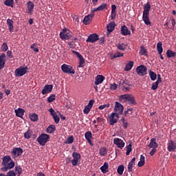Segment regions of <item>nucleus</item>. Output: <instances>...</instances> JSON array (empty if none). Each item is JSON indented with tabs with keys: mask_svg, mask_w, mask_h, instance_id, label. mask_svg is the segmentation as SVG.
I'll list each match as a JSON object with an SVG mask.
<instances>
[{
	"mask_svg": "<svg viewBox=\"0 0 176 176\" xmlns=\"http://www.w3.org/2000/svg\"><path fill=\"white\" fill-rule=\"evenodd\" d=\"M8 49H9V47L8 46V44L6 43H3L1 46L2 52H8Z\"/></svg>",
	"mask_w": 176,
	"mask_h": 176,
	"instance_id": "nucleus-48",
	"label": "nucleus"
},
{
	"mask_svg": "<svg viewBox=\"0 0 176 176\" xmlns=\"http://www.w3.org/2000/svg\"><path fill=\"white\" fill-rule=\"evenodd\" d=\"M72 53H74V54H76V56H77V57L78 58L79 60V65H78V68H82V67H85V63H86L85 61V58H83V56L78 52L76 51H72Z\"/></svg>",
	"mask_w": 176,
	"mask_h": 176,
	"instance_id": "nucleus-12",
	"label": "nucleus"
},
{
	"mask_svg": "<svg viewBox=\"0 0 176 176\" xmlns=\"http://www.w3.org/2000/svg\"><path fill=\"white\" fill-rule=\"evenodd\" d=\"M98 39H100V38L98 37V34L95 33L90 34L86 40V42L87 43H96V42H97Z\"/></svg>",
	"mask_w": 176,
	"mask_h": 176,
	"instance_id": "nucleus-13",
	"label": "nucleus"
},
{
	"mask_svg": "<svg viewBox=\"0 0 176 176\" xmlns=\"http://www.w3.org/2000/svg\"><path fill=\"white\" fill-rule=\"evenodd\" d=\"M169 23H171L173 27H175L176 21L174 18H173L170 21H169Z\"/></svg>",
	"mask_w": 176,
	"mask_h": 176,
	"instance_id": "nucleus-64",
	"label": "nucleus"
},
{
	"mask_svg": "<svg viewBox=\"0 0 176 176\" xmlns=\"http://www.w3.org/2000/svg\"><path fill=\"white\" fill-rule=\"evenodd\" d=\"M32 135V131L31 129H28L25 133H24V138L25 140H30Z\"/></svg>",
	"mask_w": 176,
	"mask_h": 176,
	"instance_id": "nucleus-37",
	"label": "nucleus"
},
{
	"mask_svg": "<svg viewBox=\"0 0 176 176\" xmlns=\"http://www.w3.org/2000/svg\"><path fill=\"white\" fill-rule=\"evenodd\" d=\"M90 109H91V108L89 107V106H86L83 110L84 113H85V115L89 114V112H90Z\"/></svg>",
	"mask_w": 176,
	"mask_h": 176,
	"instance_id": "nucleus-56",
	"label": "nucleus"
},
{
	"mask_svg": "<svg viewBox=\"0 0 176 176\" xmlns=\"http://www.w3.org/2000/svg\"><path fill=\"white\" fill-rule=\"evenodd\" d=\"M28 69V67L17 68L14 72L15 76H16L17 78H19V76H23V75H25V74H27Z\"/></svg>",
	"mask_w": 176,
	"mask_h": 176,
	"instance_id": "nucleus-9",
	"label": "nucleus"
},
{
	"mask_svg": "<svg viewBox=\"0 0 176 176\" xmlns=\"http://www.w3.org/2000/svg\"><path fill=\"white\" fill-rule=\"evenodd\" d=\"M60 38L62 39H65L66 41H68L71 38V34H67L64 32H60Z\"/></svg>",
	"mask_w": 176,
	"mask_h": 176,
	"instance_id": "nucleus-36",
	"label": "nucleus"
},
{
	"mask_svg": "<svg viewBox=\"0 0 176 176\" xmlns=\"http://www.w3.org/2000/svg\"><path fill=\"white\" fill-rule=\"evenodd\" d=\"M105 80V77L102 75H98L95 78V85L98 86V85H101Z\"/></svg>",
	"mask_w": 176,
	"mask_h": 176,
	"instance_id": "nucleus-20",
	"label": "nucleus"
},
{
	"mask_svg": "<svg viewBox=\"0 0 176 176\" xmlns=\"http://www.w3.org/2000/svg\"><path fill=\"white\" fill-rule=\"evenodd\" d=\"M167 149L169 152H174L176 149V142L171 140L168 144Z\"/></svg>",
	"mask_w": 176,
	"mask_h": 176,
	"instance_id": "nucleus-17",
	"label": "nucleus"
},
{
	"mask_svg": "<svg viewBox=\"0 0 176 176\" xmlns=\"http://www.w3.org/2000/svg\"><path fill=\"white\" fill-rule=\"evenodd\" d=\"M23 150L20 147H15L11 151V155L13 159H16V157H19V156H21L23 155Z\"/></svg>",
	"mask_w": 176,
	"mask_h": 176,
	"instance_id": "nucleus-7",
	"label": "nucleus"
},
{
	"mask_svg": "<svg viewBox=\"0 0 176 176\" xmlns=\"http://www.w3.org/2000/svg\"><path fill=\"white\" fill-rule=\"evenodd\" d=\"M113 143L118 146V148H120V149H123V148H124L125 143L122 139L114 138Z\"/></svg>",
	"mask_w": 176,
	"mask_h": 176,
	"instance_id": "nucleus-15",
	"label": "nucleus"
},
{
	"mask_svg": "<svg viewBox=\"0 0 176 176\" xmlns=\"http://www.w3.org/2000/svg\"><path fill=\"white\" fill-rule=\"evenodd\" d=\"M14 2V0H6L4 1V5H6V6H10V8H13Z\"/></svg>",
	"mask_w": 176,
	"mask_h": 176,
	"instance_id": "nucleus-40",
	"label": "nucleus"
},
{
	"mask_svg": "<svg viewBox=\"0 0 176 176\" xmlns=\"http://www.w3.org/2000/svg\"><path fill=\"white\" fill-rule=\"evenodd\" d=\"M124 171V165H120L117 168V173L119 175H122Z\"/></svg>",
	"mask_w": 176,
	"mask_h": 176,
	"instance_id": "nucleus-38",
	"label": "nucleus"
},
{
	"mask_svg": "<svg viewBox=\"0 0 176 176\" xmlns=\"http://www.w3.org/2000/svg\"><path fill=\"white\" fill-rule=\"evenodd\" d=\"M145 164V156L144 155H140V160L138 164V167H142Z\"/></svg>",
	"mask_w": 176,
	"mask_h": 176,
	"instance_id": "nucleus-34",
	"label": "nucleus"
},
{
	"mask_svg": "<svg viewBox=\"0 0 176 176\" xmlns=\"http://www.w3.org/2000/svg\"><path fill=\"white\" fill-rule=\"evenodd\" d=\"M53 90V85H46L44 86L41 93L42 94H49V93H52Z\"/></svg>",
	"mask_w": 176,
	"mask_h": 176,
	"instance_id": "nucleus-16",
	"label": "nucleus"
},
{
	"mask_svg": "<svg viewBox=\"0 0 176 176\" xmlns=\"http://www.w3.org/2000/svg\"><path fill=\"white\" fill-rule=\"evenodd\" d=\"M149 10H151V3L147 2L144 7L142 20L146 25H151V21L149 20Z\"/></svg>",
	"mask_w": 176,
	"mask_h": 176,
	"instance_id": "nucleus-2",
	"label": "nucleus"
},
{
	"mask_svg": "<svg viewBox=\"0 0 176 176\" xmlns=\"http://www.w3.org/2000/svg\"><path fill=\"white\" fill-rule=\"evenodd\" d=\"M7 24L8 25V30L10 32H13V30L14 29V26L13 25V21L10 19L7 20Z\"/></svg>",
	"mask_w": 176,
	"mask_h": 176,
	"instance_id": "nucleus-29",
	"label": "nucleus"
},
{
	"mask_svg": "<svg viewBox=\"0 0 176 176\" xmlns=\"http://www.w3.org/2000/svg\"><path fill=\"white\" fill-rule=\"evenodd\" d=\"M14 112L16 113V116H17L18 118H23V116H24V113H25V110L21 108H19L17 109H15Z\"/></svg>",
	"mask_w": 176,
	"mask_h": 176,
	"instance_id": "nucleus-21",
	"label": "nucleus"
},
{
	"mask_svg": "<svg viewBox=\"0 0 176 176\" xmlns=\"http://www.w3.org/2000/svg\"><path fill=\"white\" fill-rule=\"evenodd\" d=\"M121 120L123 123L124 129H127V126H129V123H127V120H126L124 118H122Z\"/></svg>",
	"mask_w": 176,
	"mask_h": 176,
	"instance_id": "nucleus-54",
	"label": "nucleus"
},
{
	"mask_svg": "<svg viewBox=\"0 0 176 176\" xmlns=\"http://www.w3.org/2000/svg\"><path fill=\"white\" fill-rule=\"evenodd\" d=\"M129 95L124 94L120 96V100H127L129 98Z\"/></svg>",
	"mask_w": 176,
	"mask_h": 176,
	"instance_id": "nucleus-59",
	"label": "nucleus"
},
{
	"mask_svg": "<svg viewBox=\"0 0 176 176\" xmlns=\"http://www.w3.org/2000/svg\"><path fill=\"white\" fill-rule=\"evenodd\" d=\"M107 153H108V149H107V148L101 147L99 149V155L100 156H105V155H107Z\"/></svg>",
	"mask_w": 176,
	"mask_h": 176,
	"instance_id": "nucleus-33",
	"label": "nucleus"
},
{
	"mask_svg": "<svg viewBox=\"0 0 176 176\" xmlns=\"http://www.w3.org/2000/svg\"><path fill=\"white\" fill-rule=\"evenodd\" d=\"M155 153H156V148H152L149 153V155L151 156H153V155H155Z\"/></svg>",
	"mask_w": 176,
	"mask_h": 176,
	"instance_id": "nucleus-63",
	"label": "nucleus"
},
{
	"mask_svg": "<svg viewBox=\"0 0 176 176\" xmlns=\"http://www.w3.org/2000/svg\"><path fill=\"white\" fill-rule=\"evenodd\" d=\"M120 84L122 85V86H124V85H126V86H131V84H130L127 80H121Z\"/></svg>",
	"mask_w": 176,
	"mask_h": 176,
	"instance_id": "nucleus-58",
	"label": "nucleus"
},
{
	"mask_svg": "<svg viewBox=\"0 0 176 176\" xmlns=\"http://www.w3.org/2000/svg\"><path fill=\"white\" fill-rule=\"evenodd\" d=\"M73 160H71V163L72 166H78V164H80V153L74 152L72 153Z\"/></svg>",
	"mask_w": 176,
	"mask_h": 176,
	"instance_id": "nucleus-4",
	"label": "nucleus"
},
{
	"mask_svg": "<svg viewBox=\"0 0 176 176\" xmlns=\"http://www.w3.org/2000/svg\"><path fill=\"white\" fill-rule=\"evenodd\" d=\"M140 54L141 56H146V49H145V47L140 46Z\"/></svg>",
	"mask_w": 176,
	"mask_h": 176,
	"instance_id": "nucleus-44",
	"label": "nucleus"
},
{
	"mask_svg": "<svg viewBox=\"0 0 176 176\" xmlns=\"http://www.w3.org/2000/svg\"><path fill=\"white\" fill-rule=\"evenodd\" d=\"M109 119L111 126H113V124L118 123V120H119V114H118V113H112L110 116H109Z\"/></svg>",
	"mask_w": 176,
	"mask_h": 176,
	"instance_id": "nucleus-10",
	"label": "nucleus"
},
{
	"mask_svg": "<svg viewBox=\"0 0 176 176\" xmlns=\"http://www.w3.org/2000/svg\"><path fill=\"white\" fill-rule=\"evenodd\" d=\"M53 119L54 120V122L56 124H58V123H60V118H58V116H54L53 117Z\"/></svg>",
	"mask_w": 176,
	"mask_h": 176,
	"instance_id": "nucleus-57",
	"label": "nucleus"
},
{
	"mask_svg": "<svg viewBox=\"0 0 176 176\" xmlns=\"http://www.w3.org/2000/svg\"><path fill=\"white\" fill-rule=\"evenodd\" d=\"M74 141V136L73 135H70L67 139V140L65 142V143H66V144H73Z\"/></svg>",
	"mask_w": 176,
	"mask_h": 176,
	"instance_id": "nucleus-46",
	"label": "nucleus"
},
{
	"mask_svg": "<svg viewBox=\"0 0 176 176\" xmlns=\"http://www.w3.org/2000/svg\"><path fill=\"white\" fill-rule=\"evenodd\" d=\"M134 67V61H129L124 67V71L128 72L131 70V69Z\"/></svg>",
	"mask_w": 176,
	"mask_h": 176,
	"instance_id": "nucleus-30",
	"label": "nucleus"
},
{
	"mask_svg": "<svg viewBox=\"0 0 176 176\" xmlns=\"http://www.w3.org/2000/svg\"><path fill=\"white\" fill-rule=\"evenodd\" d=\"M6 176H16V173H14V170H10Z\"/></svg>",
	"mask_w": 176,
	"mask_h": 176,
	"instance_id": "nucleus-61",
	"label": "nucleus"
},
{
	"mask_svg": "<svg viewBox=\"0 0 176 176\" xmlns=\"http://www.w3.org/2000/svg\"><path fill=\"white\" fill-rule=\"evenodd\" d=\"M86 140H91L93 138V134L90 131H87L85 134Z\"/></svg>",
	"mask_w": 176,
	"mask_h": 176,
	"instance_id": "nucleus-43",
	"label": "nucleus"
},
{
	"mask_svg": "<svg viewBox=\"0 0 176 176\" xmlns=\"http://www.w3.org/2000/svg\"><path fill=\"white\" fill-rule=\"evenodd\" d=\"M147 71L148 68L144 65H141L136 67V73L138 75H139V76H145V75H146Z\"/></svg>",
	"mask_w": 176,
	"mask_h": 176,
	"instance_id": "nucleus-6",
	"label": "nucleus"
},
{
	"mask_svg": "<svg viewBox=\"0 0 176 176\" xmlns=\"http://www.w3.org/2000/svg\"><path fill=\"white\" fill-rule=\"evenodd\" d=\"M54 100H56V95L55 94H52L50 96H49L47 98V101L49 102H53V101H54Z\"/></svg>",
	"mask_w": 176,
	"mask_h": 176,
	"instance_id": "nucleus-50",
	"label": "nucleus"
},
{
	"mask_svg": "<svg viewBox=\"0 0 176 176\" xmlns=\"http://www.w3.org/2000/svg\"><path fill=\"white\" fill-rule=\"evenodd\" d=\"M121 34L122 35L126 36V35H131V32L130 30H129V28L126 25H123L121 28Z\"/></svg>",
	"mask_w": 176,
	"mask_h": 176,
	"instance_id": "nucleus-23",
	"label": "nucleus"
},
{
	"mask_svg": "<svg viewBox=\"0 0 176 176\" xmlns=\"http://www.w3.org/2000/svg\"><path fill=\"white\" fill-rule=\"evenodd\" d=\"M115 27H116V23L115 22H111L107 25V30L108 32H113L115 30Z\"/></svg>",
	"mask_w": 176,
	"mask_h": 176,
	"instance_id": "nucleus-25",
	"label": "nucleus"
},
{
	"mask_svg": "<svg viewBox=\"0 0 176 176\" xmlns=\"http://www.w3.org/2000/svg\"><path fill=\"white\" fill-rule=\"evenodd\" d=\"M149 76L151 80H156V78H157L156 73H155V72H152L151 70L149 71Z\"/></svg>",
	"mask_w": 176,
	"mask_h": 176,
	"instance_id": "nucleus-41",
	"label": "nucleus"
},
{
	"mask_svg": "<svg viewBox=\"0 0 176 176\" xmlns=\"http://www.w3.org/2000/svg\"><path fill=\"white\" fill-rule=\"evenodd\" d=\"M157 51L158 52V54H162L163 53V43H162V41L157 43Z\"/></svg>",
	"mask_w": 176,
	"mask_h": 176,
	"instance_id": "nucleus-31",
	"label": "nucleus"
},
{
	"mask_svg": "<svg viewBox=\"0 0 176 176\" xmlns=\"http://www.w3.org/2000/svg\"><path fill=\"white\" fill-rule=\"evenodd\" d=\"M108 9V4L102 3L99 7L94 8L92 11L96 13V12H101L102 10H107Z\"/></svg>",
	"mask_w": 176,
	"mask_h": 176,
	"instance_id": "nucleus-18",
	"label": "nucleus"
},
{
	"mask_svg": "<svg viewBox=\"0 0 176 176\" xmlns=\"http://www.w3.org/2000/svg\"><path fill=\"white\" fill-rule=\"evenodd\" d=\"M109 168V164L108 162H104L103 166L100 167V170L103 174H107L108 173V168Z\"/></svg>",
	"mask_w": 176,
	"mask_h": 176,
	"instance_id": "nucleus-26",
	"label": "nucleus"
},
{
	"mask_svg": "<svg viewBox=\"0 0 176 176\" xmlns=\"http://www.w3.org/2000/svg\"><path fill=\"white\" fill-rule=\"evenodd\" d=\"M35 46H36V43L32 44L30 46V49H32V50H34V52H35V53H38L39 49L38 47H35Z\"/></svg>",
	"mask_w": 176,
	"mask_h": 176,
	"instance_id": "nucleus-51",
	"label": "nucleus"
},
{
	"mask_svg": "<svg viewBox=\"0 0 176 176\" xmlns=\"http://www.w3.org/2000/svg\"><path fill=\"white\" fill-rule=\"evenodd\" d=\"M109 104H102L99 106L98 109H100V111H102V109H105V108H109Z\"/></svg>",
	"mask_w": 176,
	"mask_h": 176,
	"instance_id": "nucleus-53",
	"label": "nucleus"
},
{
	"mask_svg": "<svg viewBox=\"0 0 176 176\" xmlns=\"http://www.w3.org/2000/svg\"><path fill=\"white\" fill-rule=\"evenodd\" d=\"M49 112L50 113V115H52V118L57 116V113H56L54 109H53V108H50L49 109Z\"/></svg>",
	"mask_w": 176,
	"mask_h": 176,
	"instance_id": "nucleus-55",
	"label": "nucleus"
},
{
	"mask_svg": "<svg viewBox=\"0 0 176 176\" xmlns=\"http://www.w3.org/2000/svg\"><path fill=\"white\" fill-rule=\"evenodd\" d=\"M119 57H123V53H120V52H116L111 58V60H113V58H118Z\"/></svg>",
	"mask_w": 176,
	"mask_h": 176,
	"instance_id": "nucleus-39",
	"label": "nucleus"
},
{
	"mask_svg": "<svg viewBox=\"0 0 176 176\" xmlns=\"http://www.w3.org/2000/svg\"><path fill=\"white\" fill-rule=\"evenodd\" d=\"M26 5V13L29 14V16H32L34 14V8H35V5L32 1H28Z\"/></svg>",
	"mask_w": 176,
	"mask_h": 176,
	"instance_id": "nucleus-11",
	"label": "nucleus"
},
{
	"mask_svg": "<svg viewBox=\"0 0 176 176\" xmlns=\"http://www.w3.org/2000/svg\"><path fill=\"white\" fill-rule=\"evenodd\" d=\"M5 64H6V54L2 53L0 55V68H1V69H3Z\"/></svg>",
	"mask_w": 176,
	"mask_h": 176,
	"instance_id": "nucleus-19",
	"label": "nucleus"
},
{
	"mask_svg": "<svg viewBox=\"0 0 176 176\" xmlns=\"http://www.w3.org/2000/svg\"><path fill=\"white\" fill-rule=\"evenodd\" d=\"M94 104V100H89L87 107L89 108H93V105Z\"/></svg>",
	"mask_w": 176,
	"mask_h": 176,
	"instance_id": "nucleus-60",
	"label": "nucleus"
},
{
	"mask_svg": "<svg viewBox=\"0 0 176 176\" xmlns=\"http://www.w3.org/2000/svg\"><path fill=\"white\" fill-rule=\"evenodd\" d=\"M159 87V82H153L151 86V90H156Z\"/></svg>",
	"mask_w": 176,
	"mask_h": 176,
	"instance_id": "nucleus-52",
	"label": "nucleus"
},
{
	"mask_svg": "<svg viewBox=\"0 0 176 176\" xmlns=\"http://www.w3.org/2000/svg\"><path fill=\"white\" fill-rule=\"evenodd\" d=\"M116 47L118 50H121V52H124L126 49H127V44L124 43H118L116 45Z\"/></svg>",
	"mask_w": 176,
	"mask_h": 176,
	"instance_id": "nucleus-28",
	"label": "nucleus"
},
{
	"mask_svg": "<svg viewBox=\"0 0 176 176\" xmlns=\"http://www.w3.org/2000/svg\"><path fill=\"white\" fill-rule=\"evenodd\" d=\"M159 147V144L156 142V138H153L151 140L148 148H156Z\"/></svg>",
	"mask_w": 176,
	"mask_h": 176,
	"instance_id": "nucleus-22",
	"label": "nucleus"
},
{
	"mask_svg": "<svg viewBox=\"0 0 176 176\" xmlns=\"http://www.w3.org/2000/svg\"><path fill=\"white\" fill-rule=\"evenodd\" d=\"M110 89L111 90H116V89H118V85H116V83L111 85L110 86Z\"/></svg>",
	"mask_w": 176,
	"mask_h": 176,
	"instance_id": "nucleus-62",
	"label": "nucleus"
},
{
	"mask_svg": "<svg viewBox=\"0 0 176 176\" xmlns=\"http://www.w3.org/2000/svg\"><path fill=\"white\" fill-rule=\"evenodd\" d=\"M111 20L116 19V5L115 4L111 6Z\"/></svg>",
	"mask_w": 176,
	"mask_h": 176,
	"instance_id": "nucleus-24",
	"label": "nucleus"
},
{
	"mask_svg": "<svg viewBox=\"0 0 176 176\" xmlns=\"http://www.w3.org/2000/svg\"><path fill=\"white\" fill-rule=\"evenodd\" d=\"M30 120H32V122H37L38 116L35 113H33L30 116Z\"/></svg>",
	"mask_w": 176,
	"mask_h": 176,
	"instance_id": "nucleus-45",
	"label": "nucleus"
},
{
	"mask_svg": "<svg viewBox=\"0 0 176 176\" xmlns=\"http://www.w3.org/2000/svg\"><path fill=\"white\" fill-rule=\"evenodd\" d=\"M131 151H133V149L131 148V144H129L126 146V156H129V155H130V153L131 152Z\"/></svg>",
	"mask_w": 176,
	"mask_h": 176,
	"instance_id": "nucleus-49",
	"label": "nucleus"
},
{
	"mask_svg": "<svg viewBox=\"0 0 176 176\" xmlns=\"http://www.w3.org/2000/svg\"><path fill=\"white\" fill-rule=\"evenodd\" d=\"M166 56L168 58H171L172 57H175L176 53L171 50H168L166 51Z\"/></svg>",
	"mask_w": 176,
	"mask_h": 176,
	"instance_id": "nucleus-35",
	"label": "nucleus"
},
{
	"mask_svg": "<svg viewBox=\"0 0 176 176\" xmlns=\"http://www.w3.org/2000/svg\"><path fill=\"white\" fill-rule=\"evenodd\" d=\"M2 166H3V167L1 168V171H8V170H12V168L16 166L14 162L9 155L4 156L2 158Z\"/></svg>",
	"mask_w": 176,
	"mask_h": 176,
	"instance_id": "nucleus-1",
	"label": "nucleus"
},
{
	"mask_svg": "<svg viewBox=\"0 0 176 176\" xmlns=\"http://www.w3.org/2000/svg\"><path fill=\"white\" fill-rule=\"evenodd\" d=\"M61 70L63 71V72H64V74H75V69H74V67H72V66L69 65H67V64L62 65Z\"/></svg>",
	"mask_w": 176,
	"mask_h": 176,
	"instance_id": "nucleus-5",
	"label": "nucleus"
},
{
	"mask_svg": "<svg viewBox=\"0 0 176 176\" xmlns=\"http://www.w3.org/2000/svg\"><path fill=\"white\" fill-rule=\"evenodd\" d=\"M56 131V126L55 125H50L47 128V133L49 134H53L54 132Z\"/></svg>",
	"mask_w": 176,
	"mask_h": 176,
	"instance_id": "nucleus-32",
	"label": "nucleus"
},
{
	"mask_svg": "<svg viewBox=\"0 0 176 176\" xmlns=\"http://www.w3.org/2000/svg\"><path fill=\"white\" fill-rule=\"evenodd\" d=\"M50 140V135L46 133H43L37 138L36 141L41 145V146H45Z\"/></svg>",
	"mask_w": 176,
	"mask_h": 176,
	"instance_id": "nucleus-3",
	"label": "nucleus"
},
{
	"mask_svg": "<svg viewBox=\"0 0 176 176\" xmlns=\"http://www.w3.org/2000/svg\"><path fill=\"white\" fill-rule=\"evenodd\" d=\"M124 109V107L120 104L119 102H116L115 104V112H117L118 115H122L123 113V111Z\"/></svg>",
	"mask_w": 176,
	"mask_h": 176,
	"instance_id": "nucleus-14",
	"label": "nucleus"
},
{
	"mask_svg": "<svg viewBox=\"0 0 176 176\" xmlns=\"http://www.w3.org/2000/svg\"><path fill=\"white\" fill-rule=\"evenodd\" d=\"M15 171L18 172V176L21 175L23 174V168H21V166H15Z\"/></svg>",
	"mask_w": 176,
	"mask_h": 176,
	"instance_id": "nucleus-42",
	"label": "nucleus"
},
{
	"mask_svg": "<svg viewBox=\"0 0 176 176\" xmlns=\"http://www.w3.org/2000/svg\"><path fill=\"white\" fill-rule=\"evenodd\" d=\"M135 164V157H133L128 164V171L131 173L133 171V167Z\"/></svg>",
	"mask_w": 176,
	"mask_h": 176,
	"instance_id": "nucleus-27",
	"label": "nucleus"
},
{
	"mask_svg": "<svg viewBox=\"0 0 176 176\" xmlns=\"http://www.w3.org/2000/svg\"><path fill=\"white\" fill-rule=\"evenodd\" d=\"M95 15H96V13L94 12V11L91 10L90 14H88L84 17V19L82 21L83 23L85 25H89V24H90V23H91V21L93 20V17H94Z\"/></svg>",
	"mask_w": 176,
	"mask_h": 176,
	"instance_id": "nucleus-8",
	"label": "nucleus"
},
{
	"mask_svg": "<svg viewBox=\"0 0 176 176\" xmlns=\"http://www.w3.org/2000/svg\"><path fill=\"white\" fill-rule=\"evenodd\" d=\"M126 100L129 101V104H135V99H134V97L131 96L129 95V96L128 97V99H126Z\"/></svg>",
	"mask_w": 176,
	"mask_h": 176,
	"instance_id": "nucleus-47",
	"label": "nucleus"
}]
</instances>
